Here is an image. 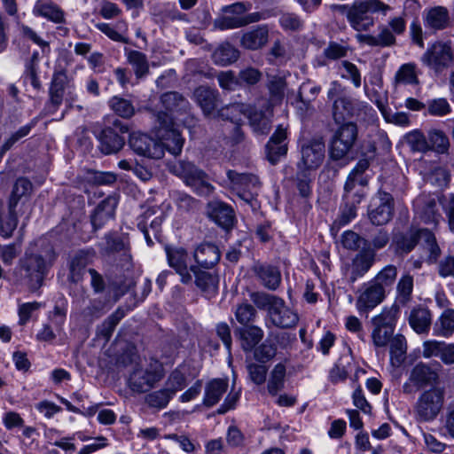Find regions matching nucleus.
<instances>
[{
    "label": "nucleus",
    "mask_w": 454,
    "mask_h": 454,
    "mask_svg": "<svg viewBox=\"0 0 454 454\" xmlns=\"http://www.w3.org/2000/svg\"><path fill=\"white\" fill-rule=\"evenodd\" d=\"M57 253L50 244L31 245L20 258L12 273L14 285L38 291L57 260Z\"/></svg>",
    "instance_id": "f257e3e1"
},
{
    "label": "nucleus",
    "mask_w": 454,
    "mask_h": 454,
    "mask_svg": "<svg viewBox=\"0 0 454 454\" xmlns=\"http://www.w3.org/2000/svg\"><path fill=\"white\" fill-rule=\"evenodd\" d=\"M168 170L184 180L197 194L208 196L213 193L214 186L209 183L207 174L191 161L176 160L168 164Z\"/></svg>",
    "instance_id": "f03ea898"
},
{
    "label": "nucleus",
    "mask_w": 454,
    "mask_h": 454,
    "mask_svg": "<svg viewBox=\"0 0 454 454\" xmlns=\"http://www.w3.org/2000/svg\"><path fill=\"white\" fill-rule=\"evenodd\" d=\"M168 170L184 180L197 194L208 196L213 193L214 186L209 183L207 174L191 161L176 160L168 164Z\"/></svg>",
    "instance_id": "7ed1b4c3"
},
{
    "label": "nucleus",
    "mask_w": 454,
    "mask_h": 454,
    "mask_svg": "<svg viewBox=\"0 0 454 454\" xmlns=\"http://www.w3.org/2000/svg\"><path fill=\"white\" fill-rule=\"evenodd\" d=\"M390 7L380 0H356L349 7L347 19L356 31H367L374 25L372 14L389 10Z\"/></svg>",
    "instance_id": "20e7f679"
},
{
    "label": "nucleus",
    "mask_w": 454,
    "mask_h": 454,
    "mask_svg": "<svg viewBox=\"0 0 454 454\" xmlns=\"http://www.w3.org/2000/svg\"><path fill=\"white\" fill-rule=\"evenodd\" d=\"M339 124L329 143V156L333 160L346 159L358 139V128L355 122Z\"/></svg>",
    "instance_id": "39448f33"
},
{
    "label": "nucleus",
    "mask_w": 454,
    "mask_h": 454,
    "mask_svg": "<svg viewBox=\"0 0 454 454\" xmlns=\"http://www.w3.org/2000/svg\"><path fill=\"white\" fill-rule=\"evenodd\" d=\"M155 132L157 140L162 145L163 152L166 149L173 155L181 153L184 139L175 128L173 118L168 113L157 114Z\"/></svg>",
    "instance_id": "423d86ee"
},
{
    "label": "nucleus",
    "mask_w": 454,
    "mask_h": 454,
    "mask_svg": "<svg viewBox=\"0 0 454 454\" xmlns=\"http://www.w3.org/2000/svg\"><path fill=\"white\" fill-rule=\"evenodd\" d=\"M373 111L367 103L349 95L335 98L332 106V116L335 123H345L346 119H364Z\"/></svg>",
    "instance_id": "0eeeda50"
},
{
    "label": "nucleus",
    "mask_w": 454,
    "mask_h": 454,
    "mask_svg": "<svg viewBox=\"0 0 454 454\" xmlns=\"http://www.w3.org/2000/svg\"><path fill=\"white\" fill-rule=\"evenodd\" d=\"M230 188L237 191L240 199L254 207L257 205L256 197L261 182L256 175L252 173H239L235 170L227 171Z\"/></svg>",
    "instance_id": "6e6552de"
},
{
    "label": "nucleus",
    "mask_w": 454,
    "mask_h": 454,
    "mask_svg": "<svg viewBox=\"0 0 454 454\" xmlns=\"http://www.w3.org/2000/svg\"><path fill=\"white\" fill-rule=\"evenodd\" d=\"M163 378V368L155 362L146 368H136L129 375V387L136 393H145Z\"/></svg>",
    "instance_id": "1a4fd4ad"
},
{
    "label": "nucleus",
    "mask_w": 454,
    "mask_h": 454,
    "mask_svg": "<svg viewBox=\"0 0 454 454\" xmlns=\"http://www.w3.org/2000/svg\"><path fill=\"white\" fill-rule=\"evenodd\" d=\"M420 60L435 73H441L448 68L453 60L451 46L449 43L434 42L427 49Z\"/></svg>",
    "instance_id": "9d476101"
},
{
    "label": "nucleus",
    "mask_w": 454,
    "mask_h": 454,
    "mask_svg": "<svg viewBox=\"0 0 454 454\" xmlns=\"http://www.w3.org/2000/svg\"><path fill=\"white\" fill-rule=\"evenodd\" d=\"M444 391L439 387H433L421 394L415 411L420 420H433L443 406Z\"/></svg>",
    "instance_id": "9b49d317"
},
{
    "label": "nucleus",
    "mask_w": 454,
    "mask_h": 454,
    "mask_svg": "<svg viewBox=\"0 0 454 454\" xmlns=\"http://www.w3.org/2000/svg\"><path fill=\"white\" fill-rule=\"evenodd\" d=\"M376 156V146L373 143H369L367 152L363 153L354 168L349 172L346 179L344 187L351 190L364 191L369 178L364 175L365 171L371 166Z\"/></svg>",
    "instance_id": "f8f14e48"
},
{
    "label": "nucleus",
    "mask_w": 454,
    "mask_h": 454,
    "mask_svg": "<svg viewBox=\"0 0 454 454\" xmlns=\"http://www.w3.org/2000/svg\"><path fill=\"white\" fill-rule=\"evenodd\" d=\"M129 132V127L121 121L115 119L112 126L103 129L100 137V150L105 154L118 153L124 145L125 139L121 136Z\"/></svg>",
    "instance_id": "ddd939ff"
},
{
    "label": "nucleus",
    "mask_w": 454,
    "mask_h": 454,
    "mask_svg": "<svg viewBox=\"0 0 454 454\" xmlns=\"http://www.w3.org/2000/svg\"><path fill=\"white\" fill-rule=\"evenodd\" d=\"M325 153V146L320 139H312L304 143L301 147V160L297 162V168L313 172L323 163Z\"/></svg>",
    "instance_id": "4468645a"
},
{
    "label": "nucleus",
    "mask_w": 454,
    "mask_h": 454,
    "mask_svg": "<svg viewBox=\"0 0 454 454\" xmlns=\"http://www.w3.org/2000/svg\"><path fill=\"white\" fill-rule=\"evenodd\" d=\"M129 145L138 155L150 159L163 157L162 145L159 141L144 133H132L129 136Z\"/></svg>",
    "instance_id": "2eb2a0df"
},
{
    "label": "nucleus",
    "mask_w": 454,
    "mask_h": 454,
    "mask_svg": "<svg viewBox=\"0 0 454 454\" xmlns=\"http://www.w3.org/2000/svg\"><path fill=\"white\" fill-rule=\"evenodd\" d=\"M119 203V196L115 193L108 195L100 201L90 215V222L94 231L103 228L110 220H114Z\"/></svg>",
    "instance_id": "dca6fc26"
},
{
    "label": "nucleus",
    "mask_w": 454,
    "mask_h": 454,
    "mask_svg": "<svg viewBox=\"0 0 454 454\" xmlns=\"http://www.w3.org/2000/svg\"><path fill=\"white\" fill-rule=\"evenodd\" d=\"M377 196L380 204L368 211V216L374 225H383L393 217L394 198L389 192L383 190H379Z\"/></svg>",
    "instance_id": "f3484780"
},
{
    "label": "nucleus",
    "mask_w": 454,
    "mask_h": 454,
    "mask_svg": "<svg viewBox=\"0 0 454 454\" xmlns=\"http://www.w3.org/2000/svg\"><path fill=\"white\" fill-rule=\"evenodd\" d=\"M365 195L364 191H355L344 187L342 196L343 205L340 215L334 223L339 226L345 225L355 218L356 216V207L362 202Z\"/></svg>",
    "instance_id": "a211bd4d"
},
{
    "label": "nucleus",
    "mask_w": 454,
    "mask_h": 454,
    "mask_svg": "<svg viewBox=\"0 0 454 454\" xmlns=\"http://www.w3.org/2000/svg\"><path fill=\"white\" fill-rule=\"evenodd\" d=\"M207 210L208 217L223 229L229 231L233 227L235 213L228 204L213 200L207 204Z\"/></svg>",
    "instance_id": "6ab92c4d"
},
{
    "label": "nucleus",
    "mask_w": 454,
    "mask_h": 454,
    "mask_svg": "<svg viewBox=\"0 0 454 454\" xmlns=\"http://www.w3.org/2000/svg\"><path fill=\"white\" fill-rule=\"evenodd\" d=\"M166 253L168 265L179 274L182 283H191L192 277L187 265L188 254L186 250L183 247H166Z\"/></svg>",
    "instance_id": "aec40b11"
},
{
    "label": "nucleus",
    "mask_w": 454,
    "mask_h": 454,
    "mask_svg": "<svg viewBox=\"0 0 454 454\" xmlns=\"http://www.w3.org/2000/svg\"><path fill=\"white\" fill-rule=\"evenodd\" d=\"M70 83L71 78L65 70L54 72L49 90V107L51 112H55L62 104L65 91L70 87Z\"/></svg>",
    "instance_id": "412c9836"
},
{
    "label": "nucleus",
    "mask_w": 454,
    "mask_h": 454,
    "mask_svg": "<svg viewBox=\"0 0 454 454\" xmlns=\"http://www.w3.org/2000/svg\"><path fill=\"white\" fill-rule=\"evenodd\" d=\"M268 316L271 323L279 328L294 327L299 321L298 314L288 308L281 298L277 301Z\"/></svg>",
    "instance_id": "4be33fe9"
},
{
    "label": "nucleus",
    "mask_w": 454,
    "mask_h": 454,
    "mask_svg": "<svg viewBox=\"0 0 454 454\" xmlns=\"http://www.w3.org/2000/svg\"><path fill=\"white\" fill-rule=\"evenodd\" d=\"M385 297L386 292L372 281H370L366 288L357 298V309L359 311L371 310L381 303Z\"/></svg>",
    "instance_id": "5701e85b"
},
{
    "label": "nucleus",
    "mask_w": 454,
    "mask_h": 454,
    "mask_svg": "<svg viewBox=\"0 0 454 454\" xmlns=\"http://www.w3.org/2000/svg\"><path fill=\"white\" fill-rule=\"evenodd\" d=\"M162 107L168 113L176 116L190 114L191 105L189 101L177 91H168L160 97Z\"/></svg>",
    "instance_id": "b1692460"
},
{
    "label": "nucleus",
    "mask_w": 454,
    "mask_h": 454,
    "mask_svg": "<svg viewBox=\"0 0 454 454\" xmlns=\"http://www.w3.org/2000/svg\"><path fill=\"white\" fill-rule=\"evenodd\" d=\"M193 98L206 115L213 114L220 102L218 91L204 85L195 89Z\"/></svg>",
    "instance_id": "393cba45"
},
{
    "label": "nucleus",
    "mask_w": 454,
    "mask_h": 454,
    "mask_svg": "<svg viewBox=\"0 0 454 454\" xmlns=\"http://www.w3.org/2000/svg\"><path fill=\"white\" fill-rule=\"evenodd\" d=\"M376 253L371 247H363L362 250L355 256L352 262L350 281L355 282L364 276L373 265Z\"/></svg>",
    "instance_id": "a878e982"
},
{
    "label": "nucleus",
    "mask_w": 454,
    "mask_h": 454,
    "mask_svg": "<svg viewBox=\"0 0 454 454\" xmlns=\"http://www.w3.org/2000/svg\"><path fill=\"white\" fill-rule=\"evenodd\" d=\"M193 257L199 266L210 269L218 263L221 254L217 246L210 242H204L196 247Z\"/></svg>",
    "instance_id": "bb28decb"
},
{
    "label": "nucleus",
    "mask_w": 454,
    "mask_h": 454,
    "mask_svg": "<svg viewBox=\"0 0 454 454\" xmlns=\"http://www.w3.org/2000/svg\"><path fill=\"white\" fill-rule=\"evenodd\" d=\"M286 139V131L285 129L278 127L271 136L266 145L267 158L271 164H276L281 156L287 153V145L285 143Z\"/></svg>",
    "instance_id": "cd10ccee"
},
{
    "label": "nucleus",
    "mask_w": 454,
    "mask_h": 454,
    "mask_svg": "<svg viewBox=\"0 0 454 454\" xmlns=\"http://www.w3.org/2000/svg\"><path fill=\"white\" fill-rule=\"evenodd\" d=\"M424 23L428 29L443 30L450 25V12L444 6L429 8L425 12Z\"/></svg>",
    "instance_id": "c85d7f7f"
},
{
    "label": "nucleus",
    "mask_w": 454,
    "mask_h": 454,
    "mask_svg": "<svg viewBox=\"0 0 454 454\" xmlns=\"http://www.w3.org/2000/svg\"><path fill=\"white\" fill-rule=\"evenodd\" d=\"M253 271L262 285L270 290H276L281 283L280 270L272 265L255 263Z\"/></svg>",
    "instance_id": "c756f323"
},
{
    "label": "nucleus",
    "mask_w": 454,
    "mask_h": 454,
    "mask_svg": "<svg viewBox=\"0 0 454 454\" xmlns=\"http://www.w3.org/2000/svg\"><path fill=\"white\" fill-rule=\"evenodd\" d=\"M235 335L240 340L245 352H251L264 336L263 330L259 326L248 325L235 330Z\"/></svg>",
    "instance_id": "7c9ffc66"
},
{
    "label": "nucleus",
    "mask_w": 454,
    "mask_h": 454,
    "mask_svg": "<svg viewBox=\"0 0 454 454\" xmlns=\"http://www.w3.org/2000/svg\"><path fill=\"white\" fill-rule=\"evenodd\" d=\"M269 41V27L259 25L246 32L241 37V45L246 49L255 51L262 48Z\"/></svg>",
    "instance_id": "2f4dec72"
},
{
    "label": "nucleus",
    "mask_w": 454,
    "mask_h": 454,
    "mask_svg": "<svg viewBox=\"0 0 454 454\" xmlns=\"http://www.w3.org/2000/svg\"><path fill=\"white\" fill-rule=\"evenodd\" d=\"M417 214L425 223L436 224L440 221L441 214L438 209V200L434 197H425L416 201Z\"/></svg>",
    "instance_id": "473e14b6"
},
{
    "label": "nucleus",
    "mask_w": 454,
    "mask_h": 454,
    "mask_svg": "<svg viewBox=\"0 0 454 454\" xmlns=\"http://www.w3.org/2000/svg\"><path fill=\"white\" fill-rule=\"evenodd\" d=\"M34 192L32 182L24 176L17 178L12 185V192L8 199V206L16 208L19 202L22 200H28Z\"/></svg>",
    "instance_id": "72a5a7b5"
},
{
    "label": "nucleus",
    "mask_w": 454,
    "mask_h": 454,
    "mask_svg": "<svg viewBox=\"0 0 454 454\" xmlns=\"http://www.w3.org/2000/svg\"><path fill=\"white\" fill-rule=\"evenodd\" d=\"M377 35L357 34L356 38L361 43L370 46L390 47L395 44V37L393 32L387 26L379 27Z\"/></svg>",
    "instance_id": "f704fd0d"
},
{
    "label": "nucleus",
    "mask_w": 454,
    "mask_h": 454,
    "mask_svg": "<svg viewBox=\"0 0 454 454\" xmlns=\"http://www.w3.org/2000/svg\"><path fill=\"white\" fill-rule=\"evenodd\" d=\"M33 13L55 23L65 22L64 12L51 0H37L34 5Z\"/></svg>",
    "instance_id": "c9c22d12"
},
{
    "label": "nucleus",
    "mask_w": 454,
    "mask_h": 454,
    "mask_svg": "<svg viewBox=\"0 0 454 454\" xmlns=\"http://www.w3.org/2000/svg\"><path fill=\"white\" fill-rule=\"evenodd\" d=\"M190 270L194 274L195 284L206 295H213L218 289V276L216 274L191 266Z\"/></svg>",
    "instance_id": "e433bc0d"
},
{
    "label": "nucleus",
    "mask_w": 454,
    "mask_h": 454,
    "mask_svg": "<svg viewBox=\"0 0 454 454\" xmlns=\"http://www.w3.org/2000/svg\"><path fill=\"white\" fill-rule=\"evenodd\" d=\"M432 323V315L428 309L414 307L409 316V324L417 333H427Z\"/></svg>",
    "instance_id": "4c0bfd02"
},
{
    "label": "nucleus",
    "mask_w": 454,
    "mask_h": 454,
    "mask_svg": "<svg viewBox=\"0 0 454 454\" xmlns=\"http://www.w3.org/2000/svg\"><path fill=\"white\" fill-rule=\"evenodd\" d=\"M228 380L214 379L207 383L203 403L207 407L216 404L228 389Z\"/></svg>",
    "instance_id": "58836bf2"
},
{
    "label": "nucleus",
    "mask_w": 454,
    "mask_h": 454,
    "mask_svg": "<svg viewBox=\"0 0 454 454\" xmlns=\"http://www.w3.org/2000/svg\"><path fill=\"white\" fill-rule=\"evenodd\" d=\"M270 115V113L267 114L261 109L248 107L246 116L248 118L250 126L255 133L265 135L271 129Z\"/></svg>",
    "instance_id": "ea45409f"
},
{
    "label": "nucleus",
    "mask_w": 454,
    "mask_h": 454,
    "mask_svg": "<svg viewBox=\"0 0 454 454\" xmlns=\"http://www.w3.org/2000/svg\"><path fill=\"white\" fill-rule=\"evenodd\" d=\"M420 232L421 229H411L409 232L396 236L394 240L395 252L400 254L410 253L420 242Z\"/></svg>",
    "instance_id": "a19ab883"
},
{
    "label": "nucleus",
    "mask_w": 454,
    "mask_h": 454,
    "mask_svg": "<svg viewBox=\"0 0 454 454\" xmlns=\"http://www.w3.org/2000/svg\"><path fill=\"white\" fill-rule=\"evenodd\" d=\"M437 373L429 366L418 364L411 371L410 380L419 387L430 385L436 381Z\"/></svg>",
    "instance_id": "79ce46f5"
},
{
    "label": "nucleus",
    "mask_w": 454,
    "mask_h": 454,
    "mask_svg": "<svg viewBox=\"0 0 454 454\" xmlns=\"http://www.w3.org/2000/svg\"><path fill=\"white\" fill-rule=\"evenodd\" d=\"M127 60L132 66L135 75L137 79L144 78L149 73V63L145 53L125 49Z\"/></svg>",
    "instance_id": "37998d69"
},
{
    "label": "nucleus",
    "mask_w": 454,
    "mask_h": 454,
    "mask_svg": "<svg viewBox=\"0 0 454 454\" xmlns=\"http://www.w3.org/2000/svg\"><path fill=\"white\" fill-rule=\"evenodd\" d=\"M100 253L110 255L114 253L124 252L129 248L128 239L116 233H108L105 236V244L101 245Z\"/></svg>",
    "instance_id": "c03bdc74"
},
{
    "label": "nucleus",
    "mask_w": 454,
    "mask_h": 454,
    "mask_svg": "<svg viewBox=\"0 0 454 454\" xmlns=\"http://www.w3.org/2000/svg\"><path fill=\"white\" fill-rule=\"evenodd\" d=\"M375 104L387 122L394 123L403 127H406L410 124L408 114L403 112L392 113L387 106V99L384 100L380 97H378L375 99Z\"/></svg>",
    "instance_id": "a18cd8bd"
},
{
    "label": "nucleus",
    "mask_w": 454,
    "mask_h": 454,
    "mask_svg": "<svg viewBox=\"0 0 454 454\" xmlns=\"http://www.w3.org/2000/svg\"><path fill=\"white\" fill-rule=\"evenodd\" d=\"M89 263L88 253L79 251L71 260L69 264L68 278L73 283H78L82 280Z\"/></svg>",
    "instance_id": "49530a36"
},
{
    "label": "nucleus",
    "mask_w": 454,
    "mask_h": 454,
    "mask_svg": "<svg viewBox=\"0 0 454 454\" xmlns=\"http://www.w3.org/2000/svg\"><path fill=\"white\" fill-rule=\"evenodd\" d=\"M239 56V51L229 43L221 44L213 53L215 64L227 66L235 62Z\"/></svg>",
    "instance_id": "de8ad7c7"
},
{
    "label": "nucleus",
    "mask_w": 454,
    "mask_h": 454,
    "mask_svg": "<svg viewBox=\"0 0 454 454\" xmlns=\"http://www.w3.org/2000/svg\"><path fill=\"white\" fill-rule=\"evenodd\" d=\"M397 273L396 266L388 264L383 267L372 281L387 292V290L392 288L396 281Z\"/></svg>",
    "instance_id": "09e8293b"
},
{
    "label": "nucleus",
    "mask_w": 454,
    "mask_h": 454,
    "mask_svg": "<svg viewBox=\"0 0 454 454\" xmlns=\"http://www.w3.org/2000/svg\"><path fill=\"white\" fill-rule=\"evenodd\" d=\"M399 307L393 304L389 308H384L381 313L372 319L373 326H382L387 329L395 330Z\"/></svg>",
    "instance_id": "8fccbe9b"
},
{
    "label": "nucleus",
    "mask_w": 454,
    "mask_h": 454,
    "mask_svg": "<svg viewBox=\"0 0 454 454\" xmlns=\"http://www.w3.org/2000/svg\"><path fill=\"white\" fill-rule=\"evenodd\" d=\"M18 225V216L16 208L8 207V211H0V236L9 239L12 236L13 231Z\"/></svg>",
    "instance_id": "3c124183"
},
{
    "label": "nucleus",
    "mask_w": 454,
    "mask_h": 454,
    "mask_svg": "<svg viewBox=\"0 0 454 454\" xmlns=\"http://www.w3.org/2000/svg\"><path fill=\"white\" fill-rule=\"evenodd\" d=\"M413 286V277L410 273L403 274L396 286V300L400 304L404 306L411 301Z\"/></svg>",
    "instance_id": "603ef678"
},
{
    "label": "nucleus",
    "mask_w": 454,
    "mask_h": 454,
    "mask_svg": "<svg viewBox=\"0 0 454 454\" xmlns=\"http://www.w3.org/2000/svg\"><path fill=\"white\" fill-rule=\"evenodd\" d=\"M294 183L300 196L303 198H309L312 193V171L303 168H297V172L294 176Z\"/></svg>",
    "instance_id": "864d4df0"
},
{
    "label": "nucleus",
    "mask_w": 454,
    "mask_h": 454,
    "mask_svg": "<svg viewBox=\"0 0 454 454\" xmlns=\"http://www.w3.org/2000/svg\"><path fill=\"white\" fill-rule=\"evenodd\" d=\"M395 82L396 84H419V81L418 78L416 64L406 63L402 65L395 75Z\"/></svg>",
    "instance_id": "5fc2aeb1"
},
{
    "label": "nucleus",
    "mask_w": 454,
    "mask_h": 454,
    "mask_svg": "<svg viewBox=\"0 0 454 454\" xmlns=\"http://www.w3.org/2000/svg\"><path fill=\"white\" fill-rule=\"evenodd\" d=\"M420 243L429 252L428 261L435 262L441 254V249L436 243L434 233L427 229H421Z\"/></svg>",
    "instance_id": "6e6d98bb"
},
{
    "label": "nucleus",
    "mask_w": 454,
    "mask_h": 454,
    "mask_svg": "<svg viewBox=\"0 0 454 454\" xmlns=\"http://www.w3.org/2000/svg\"><path fill=\"white\" fill-rule=\"evenodd\" d=\"M110 108L119 116L129 119L135 114V107L131 101L114 96L109 100Z\"/></svg>",
    "instance_id": "4d7b16f0"
},
{
    "label": "nucleus",
    "mask_w": 454,
    "mask_h": 454,
    "mask_svg": "<svg viewBox=\"0 0 454 454\" xmlns=\"http://www.w3.org/2000/svg\"><path fill=\"white\" fill-rule=\"evenodd\" d=\"M272 335L270 336L254 350V357L260 363H267L271 360L277 354V347L271 341Z\"/></svg>",
    "instance_id": "13d9d810"
},
{
    "label": "nucleus",
    "mask_w": 454,
    "mask_h": 454,
    "mask_svg": "<svg viewBox=\"0 0 454 454\" xmlns=\"http://www.w3.org/2000/svg\"><path fill=\"white\" fill-rule=\"evenodd\" d=\"M126 311L122 308H118L112 313L100 326V334L106 339L109 340L120 321L125 317Z\"/></svg>",
    "instance_id": "bf43d9fd"
},
{
    "label": "nucleus",
    "mask_w": 454,
    "mask_h": 454,
    "mask_svg": "<svg viewBox=\"0 0 454 454\" xmlns=\"http://www.w3.org/2000/svg\"><path fill=\"white\" fill-rule=\"evenodd\" d=\"M407 349L406 340L404 336L397 334L390 341V355L393 364L399 365L405 357Z\"/></svg>",
    "instance_id": "052dcab7"
},
{
    "label": "nucleus",
    "mask_w": 454,
    "mask_h": 454,
    "mask_svg": "<svg viewBox=\"0 0 454 454\" xmlns=\"http://www.w3.org/2000/svg\"><path fill=\"white\" fill-rule=\"evenodd\" d=\"M285 376L286 366L283 364H276L268 382V391L270 395H276L284 387Z\"/></svg>",
    "instance_id": "680f3d73"
},
{
    "label": "nucleus",
    "mask_w": 454,
    "mask_h": 454,
    "mask_svg": "<svg viewBox=\"0 0 454 454\" xmlns=\"http://www.w3.org/2000/svg\"><path fill=\"white\" fill-rule=\"evenodd\" d=\"M248 106L242 104H231L219 110V116L223 120L238 123L241 121V116L247 115Z\"/></svg>",
    "instance_id": "e2e57ef3"
},
{
    "label": "nucleus",
    "mask_w": 454,
    "mask_h": 454,
    "mask_svg": "<svg viewBox=\"0 0 454 454\" xmlns=\"http://www.w3.org/2000/svg\"><path fill=\"white\" fill-rule=\"evenodd\" d=\"M407 144L412 151L426 153L430 150L428 139L419 130H413L405 136Z\"/></svg>",
    "instance_id": "0e129e2a"
},
{
    "label": "nucleus",
    "mask_w": 454,
    "mask_h": 454,
    "mask_svg": "<svg viewBox=\"0 0 454 454\" xmlns=\"http://www.w3.org/2000/svg\"><path fill=\"white\" fill-rule=\"evenodd\" d=\"M249 296L250 300L258 309H267L268 314L270 312L272 307L279 299V297L276 295L264 292H252Z\"/></svg>",
    "instance_id": "69168bd1"
},
{
    "label": "nucleus",
    "mask_w": 454,
    "mask_h": 454,
    "mask_svg": "<svg viewBox=\"0 0 454 454\" xmlns=\"http://www.w3.org/2000/svg\"><path fill=\"white\" fill-rule=\"evenodd\" d=\"M428 143L430 150H434L437 153H445L449 146L450 142L448 137L442 130L433 129L428 133Z\"/></svg>",
    "instance_id": "338daca9"
},
{
    "label": "nucleus",
    "mask_w": 454,
    "mask_h": 454,
    "mask_svg": "<svg viewBox=\"0 0 454 454\" xmlns=\"http://www.w3.org/2000/svg\"><path fill=\"white\" fill-rule=\"evenodd\" d=\"M257 311L254 307L248 302H243L237 306L235 309V317L243 326L248 325L256 317Z\"/></svg>",
    "instance_id": "774afa93"
}]
</instances>
